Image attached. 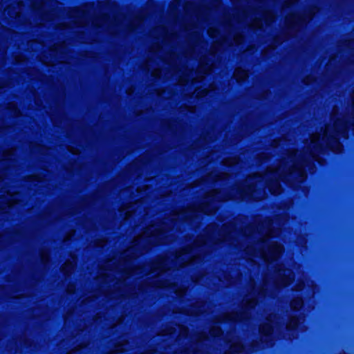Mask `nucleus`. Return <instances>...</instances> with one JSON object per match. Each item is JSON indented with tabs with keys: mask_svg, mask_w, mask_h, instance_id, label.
<instances>
[{
	"mask_svg": "<svg viewBox=\"0 0 354 354\" xmlns=\"http://www.w3.org/2000/svg\"><path fill=\"white\" fill-rule=\"evenodd\" d=\"M317 149H318L320 151H322V148L321 147H317Z\"/></svg>",
	"mask_w": 354,
	"mask_h": 354,
	"instance_id": "6",
	"label": "nucleus"
},
{
	"mask_svg": "<svg viewBox=\"0 0 354 354\" xmlns=\"http://www.w3.org/2000/svg\"><path fill=\"white\" fill-rule=\"evenodd\" d=\"M328 147L330 150L336 152L339 149L342 145L339 139H337L335 136H331L330 142L328 145Z\"/></svg>",
	"mask_w": 354,
	"mask_h": 354,
	"instance_id": "2",
	"label": "nucleus"
},
{
	"mask_svg": "<svg viewBox=\"0 0 354 354\" xmlns=\"http://www.w3.org/2000/svg\"><path fill=\"white\" fill-rule=\"evenodd\" d=\"M347 127H347V123H346V122H345V123H344V124L343 129H342V131H341V134H342V136L343 137H344V138H346V135H345V133H346V130Z\"/></svg>",
	"mask_w": 354,
	"mask_h": 354,
	"instance_id": "5",
	"label": "nucleus"
},
{
	"mask_svg": "<svg viewBox=\"0 0 354 354\" xmlns=\"http://www.w3.org/2000/svg\"><path fill=\"white\" fill-rule=\"evenodd\" d=\"M244 349V347L241 346H236L232 348V353H240Z\"/></svg>",
	"mask_w": 354,
	"mask_h": 354,
	"instance_id": "4",
	"label": "nucleus"
},
{
	"mask_svg": "<svg viewBox=\"0 0 354 354\" xmlns=\"http://www.w3.org/2000/svg\"><path fill=\"white\" fill-rule=\"evenodd\" d=\"M299 319L297 317H292L289 319L288 324L287 326V330L288 332H295L297 330L299 326Z\"/></svg>",
	"mask_w": 354,
	"mask_h": 354,
	"instance_id": "3",
	"label": "nucleus"
},
{
	"mask_svg": "<svg viewBox=\"0 0 354 354\" xmlns=\"http://www.w3.org/2000/svg\"><path fill=\"white\" fill-rule=\"evenodd\" d=\"M273 327L270 324H266L260 329V333L262 337H265V341L268 342L271 340L273 333Z\"/></svg>",
	"mask_w": 354,
	"mask_h": 354,
	"instance_id": "1",
	"label": "nucleus"
}]
</instances>
